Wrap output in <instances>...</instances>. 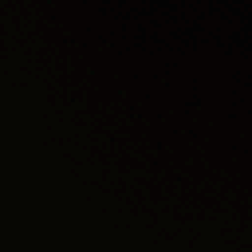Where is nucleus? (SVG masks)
I'll use <instances>...</instances> for the list:
<instances>
[{
  "instance_id": "f03ea898",
  "label": "nucleus",
  "mask_w": 252,
  "mask_h": 252,
  "mask_svg": "<svg viewBox=\"0 0 252 252\" xmlns=\"http://www.w3.org/2000/svg\"><path fill=\"white\" fill-rule=\"evenodd\" d=\"M0 207H75L76 210V252H79V205L77 206H0Z\"/></svg>"
},
{
  "instance_id": "7ed1b4c3",
  "label": "nucleus",
  "mask_w": 252,
  "mask_h": 252,
  "mask_svg": "<svg viewBox=\"0 0 252 252\" xmlns=\"http://www.w3.org/2000/svg\"><path fill=\"white\" fill-rule=\"evenodd\" d=\"M65 189L66 184L64 181H63L60 183L56 189L59 191L63 192L65 190Z\"/></svg>"
},
{
  "instance_id": "f257e3e1",
  "label": "nucleus",
  "mask_w": 252,
  "mask_h": 252,
  "mask_svg": "<svg viewBox=\"0 0 252 252\" xmlns=\"http://www.w3.org/2000/svg\"><path fill=\"white\" fill-rule=\"evenodd\" d=\"M99 222V218L96 215L91 214L87 217L89 252H96Z\"/></svg>"
}]
</instances>
